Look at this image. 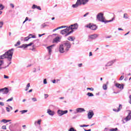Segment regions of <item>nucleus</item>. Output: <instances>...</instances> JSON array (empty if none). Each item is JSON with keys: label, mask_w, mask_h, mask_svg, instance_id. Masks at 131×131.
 <instances>
[{"label": "nucleus", "mask_w": 131, "mask_h": 131, "mask_svg": "<svg viewBox=\"0 0 131 131\" xmlns=\"http://www.w3.org/2000/svg\"><path fill=\"white\" fill-rule=\"evenodd\" d=\"M71 48V43L69 41H66L63 42L59 45V52L61 54H64L69 51V49Z\"/></svg>", "instance_id": "nucleus-1"}, {"label": "nucleus", "mask_w": 131, "mask_h": 131, "mask_svg": "<svg viewBox=\"0 0 131 131\" xmlns=\"http://www.w3.org/2000/svg\"><path fill=\"white\" fill-rule=\"evenodd\" d=\"M14 49H11L6 52L4 54L0 56V60H3L7 58L8 61H12V58H13V54L14 53Z\"/></svg>", "instance_id": "nucleus-2"}, {"label": "nucleus", "mask_w": 131, "mask_h": 131, "mask_svg": "<svg viewBox=\"0 0 131 131\" xmlns=\"http://www.w3.org/2000/svg\"><path fill=\"white\" fill-rule=\"evenodd\" d=\"M97 19L99 20L100 22H102L103 23H108L109 22H112L114 19H115L114 17H113L112 19L110 20H106L105 19V17H104V14L102 13H99L97 15Z\"/></svg>", "instance_id": "nucleus-3"}, {"label": "nucleus", "mask_w": 131, "mask_h": 131, "mask_svg": "<svg viewBox=\"0 0 131 131\" xmlns=\"http://www.w3.org/2000/svg\"><path fill=\"white\" fill-rule=\"evenodd\" d=\"M68 28H69V30L71 31L67 33L65 35V36H68V35H70V34H71V33H73V31H74V29H77L78 28V24H77V23H76L73 25H71L68 27Z\"/></svg>", "instance_id": "nucleus-4"}, {"label": "nucleus", "mask_w": 131, "mask_h": 131, "mask_svg": "<svg viewBox=\"0 0 131 131\" xmlns=\"http://www.w3.org/2000/svg\"><path fill=\"white\" fill-rule=\"evenodd\" d=\"M89 2V0H77L75 4L72 5L73 8H78L79 6L81 5H85L86 3Z\"/></svg>", "instance_id": "nucleus-5"}, {"label": "nucleus", "mask_w": 131, "mask_h": 131, "mask_svg": "<svg viewBox=\"0 0 131 131\" xmlns=\"http://www.w3.org/2000/svg\"><path fill=\"white\" fill-rule=\"evenodd\" d=\"M33 43H34V42H31L29 44H23V45H21L19 47H18V48H19L20 49H23V50H25V49H26V48H28V47H30L31 46H32V45H33Z\"/></svg>", "instance_id": "nucleus-6"}, {"label": "nucleus", "mask_w": 131, "mask_h": 131, "mask_svg": "<svg viewBox=\"0 0 131 131\" xmlns=\"http://www.w3.org/2000/svg\"><path fill=\"white\" fill-rule=\"evenodd\" d=\"M85 27L87 28H90V29H92V30H97L98 29V26H97L96 25L89 24L85 26Z\"/></svg>", "instance_id": "nucleus-7"}, {"label": "nucleus", "mask_w": 131, "mask_h": 131, "mask_svg": "<svg viewBox=\"0 0 131 131\" xmlns=\"http://www.w3.org/2000/svg\"><path fill=\"white\" fill-rule=\"evenodd\" d=\"M68 113V111H62L61 110H58L57 111V114L59 115V116H62V115H64V114H67Z\"/></svg>", "instance_id": "nucleus-8"}, {"label": "nucleus", "mask_w": 131, "mask_h": 131, "mask_svg": "<svg viewBox=\"0 0 131 131\" xmlns=\"http://www.w3.org/2000/svg\"><path fill=\"white\" fill-rule=\"evenodd\" d=\"M3 64H4V60H2L0 59V70L6 69L7 68V67H9V66L11 65V64H12V61H9V62H8V65L5 67H2V65H3Z\"/></svg>", "instance_id": "nucleus-9"}, {"label": "nucleus", "mask_w": 131, "mask_h": 131, "mask_svg": "<svg viewBox=\"0 0 131 131\" xmlns=\"http://www.w3.org/2000/svg\"><path fill=\"white\" fill-rule=\"evenodd\" d=\"M90 39H96V38L99 37V34H94L89 36Z\"/></svg>", "instance_id": "nucleus-10"}, {"label": "nucleus", "mask_w": 131, "mask_h": 131, "mask_svg": "<svg viewBox=\"0 0 131 131\" xmlns=\"http://www.w3.org/2000/svg\"><path fill=\"white\" fill-rule=\"evenodd\" d=\"M94 112H93V111H89V112L88 114V117L89 118V119H92V118H93V117L94 116Z\"/></svg>", "instance_id": "nucleus-11"}, {"label": "nucleus", "mask_w": 131, "mask_h": 131, "mask_svg": "<svg viewBox=\"0 0 131 131\" xmlns=\"http://www.w3.org/2000/svg\"><path fill=\"white\" fill-rule=\"evenodd\" d=\"M116 60H113L112 61H110L108 62L105 64V67H109L110 66H112L114 63H115Z\"/></svg>", "instance_id": "nucleus-12"}, {"label": "nucleus", "mask_w": 131, "mask_h": 131, "mask_svg": "<svg viewBox=\"0 0 131 131\" xmlns=\"http://www.w3.org/2000/svg\"><path fill=\"white\" fill-rule=\"evenodd\" d=\"M0 93H2V94H8L9 93V90L7 88L0 89Z\"/></svg>", "instance_id": "nucleus-13"}, {"label": "nucleus", "mask_w": 131, "mask_h": 131, "mask_svg": "<svg viewBox=\"0 0 131 131\" xmlns=\"http://www.w3.org/2000/svg\"><path fill=\"white\" fill-rule=\"evenodd\" d=\"M53 47H55V45H52L50 46H48L47 47L49 55H51V54H52V49H53Z\"/></svg>", "instance_id": "nucleus-14"}, {"label": "nucleus", "mask_w": 131, "mask_h": 131, "mask_svg": "<svg viewBox=\"0 0 131 131\" xmlns=\"http://www.w3.org/2000/svg\"><path fill=\"white\" fill-rule=\"evenodd\" d=\"M70 30H69V28L67 27L66 29L61 30L60 33L61 34H67V33H68V32H69Z\"/></svg>", "instance_id": "nucleus-15"}, {"label": "nucleus", "mask_w": 131, "mask_h": 131, "mask_svg": "<svg viewBox=\"0 0 131 131\" xmlns=\"http://www.w3.org/2000/svg\"><path fill=\"white\" fill-rule=\"evenodd\" d=\"M115 86H116V88L118 89H120V90H122L124 88V85L123 84H119L117 83L115 84Z\"/></svg>", "instance_id": "nucleus-16"}, {"label": "nucleus", "mask_w": 131, "mask_h": 131, "mask_svg": "<svg viewBox=\"0 0 131 131\" xmlns=\"http://www.w3.org/2000/svg\"><path fill=\"white\" fill-rule=\"evenodd\" d=\"M130 114H131V111H129V113L127 116L126 117V118L124 119V120H125V121H128L129 120H130L131 119Z\"/></svg>", "instance_id": "nucleus-17"}, {"label": "nucleus", "mask_w": 131, "mask_h": 131, "mask_svg": "<svg viewBox=\"0 0 131 131\" xmlns=\"http://www.w3.org/2000/svg\"><path fill=\"white\" fill-rule=\"evenodd\" d=\"M47 113L49 114V115H50V116H54V115H55V112L50 109L48 110Z\"/></svg>", "instance_id": "nucleus-18"}, {"label": "nucleus", "mask_w": 131, "mask_h": 131, "mask_svg": "<svg viewBox=\"0 0 131 131\" xmlns=\"http://www.w3.org/2000/svg\"><path fill=\"white\" fill-rule=\"evenodd\" d=\"M76 110H77V112H78V113H81V112H84L85 111L84 108L80 107L76 108Z\"/></svg>", "instance_id": "nucleus-19"}, {"label": "nucleus", "mask_w": 131, "mask_h": 131, "mask_svg": "<svg viewBox=\"0 0 131 131\" xmlns=\"http://www.w3.org/2000/svg\"><path fill=\"white\" fill-rule=\"evenodd\" d=\"M109 84V82L107 81L106 84H104L102 86L103 89L105 91H106L107 89H108V87L107 85Z\"/></svg>", "instance_id": "nucleus-20"}, {"label": "nucleus", "mask_w": 131, "mask_h": 131, "mask_svg": "<svg viewBox=\"0 0 131 131\" xmlns=\"http://www.w3.org/2000/svg\"><path fill=\"white\" fill-rule=\"evenodd\" d=\"M47 24H49V22L45 23L42 25H41V29L45 28V27L49 26V25H47Z\"/></svg>", "instance_id": "nucleus-21"}, {"label": "nucleus", "mask_w": 131, "mask_h": 131, "mask_svg": "<svg viewBox=\"0 0 131 131\" xmlns=\"http://www.w3.org/2000/svg\"><path fill=\"white\" fill-rule=\"evenodd\" d=\"M60 42V37H56L53 39V42Z\"/></svg>", "instance_id": "nucleus-22"}, {"label": "nucleus", "mask_w": 131, "mask_h": 131, "mask_svg": "<svg viewBox=\"0 0 131 131\" xmlns=\"http://www.w3.org/2000/svg\"><path fill=\"white\" fill-rule=\"evenodd\" d=\"M68 40H70V41H73L75 39V37L73 36H69L68 38Z\"/></svg>", "instance_id": "nucleus-23"}, {"label": "nucleus", "mask_w": 131, "mask_h": 131, "mask_svg": "<svg viewBox=\"0 0 131 131\" xmlns=\"http://www.w3.org/2000/svg\"><path fill=\"white\" fill-rule=\"evenodd\" d=\"M32 36V34H30L29 35V36L26 37L25 38L24 40H25V41H27V40H29V39H30V38H31V37H30V36Z\"/></svg>", "instance_id": "nucleus-24"}, {"label": "nucleus", "mask_w": 131, "mask_h": 131, "mask_svg": "<svg viewBox=\"0 0 131 131\" xmlns=\"http://www.w3.org/2000/svg\"><path fill=\"white\" fill-rule=\"evenodd\" d=\"M120 107L121 108V104L119 105V108H118V110H116V108H114L113 111H115V112H119V111H120Z\"/></svg>", "instance_id": "nucleus-25"}, {"label": "nucleus", "mask_w": 131, "mask_h": 131, "mask_svg": "<svg viewBox=\"0 0 131 131\" xmlns=\"http://www.w3.org/2000/svg\"><path fill=\"white\" fill-rule=\"evenodd\" d=\"M30 86V83H28L27 84L26 87L25 88V90L26 91H28V90H29Z\"/></svg>", "instance_id": "nucleus-26"}, {"label": "nucleus", "mask_w": 131, "mask_h": 131, "mask_svg": "<svg viewBox=\"0 0 131 131\" xmlns=\"http://www.w3.org/2000/svg\"><path fill=\"white\" fill-rule=\"evenodd\" d=\"M36 123L38 124L39 125H40V124L41 123V120H38L37 121H35L34 123V124L36 125Z\"/></svg>", "instance_id": "nucleus-27"}, {"label": "nucleus", "mask_w": 131, "mask_h": 131, "mask_svg": "<svg viewBox=\"0 0 131 131\" xmlns=\"http://www.w3.org/2000/svg\"><path fill=\"white\" fill-rule=\"evenodd\" d=\"M87 96H88V97H94V94L91 92H88L87 93Z\"/></svg>", "instance_id": "nucleus-28"}, {"label": "nucleus", "mask_w": 131, "mask_h": 131, "mask_svg": "<svg viewBox=\"0 0 131 131\" xmlns=\"http://www.w3.org/2000/svg\"><path fill=\"white\" fill-rule=\"evenodd\" d=\"M21 45V42L20 41H18L16 44L14 45V47H18V46H20Z\"/></svg>", "instance_id": "nucleus-29"}, {"label": "nucleus", "mask_w": 131, "mask_h": 131, "mask_svg": "<svg viewBox=\"0 0 131 131\" xmlns=\"http://www.w3.org/2000/svg\"><path fill=\"white\" fill-rule=\"evenodd\" d=\"M88 126H90L89 125H80V127H88Z\"/></svg>", "instance_id": "nucleus-30"}, {"label": "nucleus", "mask_w": 131, "mask_h": 131, "mask_svg": "<svg viewBox=\"0 0 131 131\" xmlns=\"http://www.w3.org/2000/svg\"><path fill=\"white\" fill-rule=\"evenodd\" d=\"M13 99H14V98L11 97V98L8 99L6 101V102H11V101H13Z\"/></svg>", "instance_id": "nucleus-31"}, {"label": "nucleus", "mask_w": 131, "mask_h": 131, "mask_svg": "<svg viewBox=\"0 0 131 131\" xmlns=\"http://www.w3.org/2000/svg\"><path fill=\"white\" fill-rule=\"evenodd\" d=\"M27 110H23V111H20V113H21V114H24V113H26V112H27Z\"/></svg>", "instance_id": "nucleus-32"}, {"label": "nucleus", "mask_w": 131, "mask_h": 131, "mask_svg": "<svg viewBox=\"0 0 131 131\" xmlns=\"http://www.w3.org/2000/svg\"><path fill=\"white\" fill-rule=\"evenodd\" d=\"M5 9V6L3 4H0V10Z\"/></svg>", "instance_id": "nucleus-33"}, {"label": "nucleus", "mask_w": 131, "mask_h": 131, "mask_svg": "<svg viewBox=\"0 0 131 131\" xmlns=\"http://www.w3.org/2000/svg\"><path fill=\"white\" fill-rule=\"evenodd\" d=\"M123 18H125V19H128V17H127V14L124 13L123 15Z\"/></svg>", "instance_id": "nucleus-34"}, {"label": "nucleus", "mask_w": 131, "mask_h": 131, "mask_svg": "<svg viewBox=\"0 0 131 131\" xmlns=\"http://www.w3.org/2000/svg\"><path fill=\"white\" fill-rule=\"evenodd\" d=\"M3 25H4V22L0 21V28H2Z\"/></svg>", "instance_id": "nucleus-35"}, {"label": "nucleus", "mask_w": 131, "mask_h": 131, "mask_svg": "<svg viewBox=\"0 0 131 131\" xmlns=\"http://www.w3.org/2000/svg\"><path fill=\"white\" fill-rule=\"evenodd\" d=\"M6 109L7 112H11L10 107H6Z\"/></svg>", "instance_id": "nucleus-36"}, {"label": "nucleus", "mask_w": 131, "mask_h": 131, "mask_svg": "<svg viewBox=\"0 0 131 131\" xmlns=\"http://www.w3.org/2000/svg\"><path fill=\"white\" fill-rule=\"evenodd\" d=\"M110 130V131H116V130H118V128H112V129H111Z\"/></svg>", "instance_id": "nucleus-37"}, {"label": "nucleus", "mask_w": 131, "mask_h": 131, "mask_svg": "<svg viewBox=\"0 0 131 131\" xmlns=\"http://www.w3.org/2000/svg\"><path fill=\"white\" fill-rule=\"evenodd\" d=\"M69 131H76V129H74V128H73V127H71V128L69 129Z\"/></svg>", "instance_id": "nucleus-38"}, {"label": "nucleus", "mask_w": 131, "mask_h": 131, "mask_svg": "<svg viewBox=\"0 0 131 131\" xmlns=\"http://www.w3.org/2000/svg\"><path fill=\"white\" fill-rule=\"evenodd\" d=\"M32 100L33 102H36L37 101V99H36V98H32Z\"/></svg>", "instance_id": "nucleus-39"}, {"label": "nucleus", "mask_w": 131, "mask_h": 131, "mask_svg": "<svg viewBox=\"0 0 131 131\" xmlns=\"http://www.w3.org/2000/svg\"><path fill=\"white\" fill-rule=\"evenodd\" d=\"M37 6V5H33L32 7V8L34 9H36Z\"/></svg>", "instance_id": "nucleus-40"}, {"label": "nucleus", "mask_w": 131, "mask_h": 131, "mask_svg": "<svg viewBox=\"0 0 131 131\" xmlns=\"http://www.w3.org/2000/svg\"><path fill=\"white\" fill-rule=\"evenodd\" d=\"M58 29H60V28L58 27L57 28L53 30V32H55V31H57V30H58Z\"/></svg>", "instance_id": "nucleus-41"}, {"label": "nucleus", "mask_w": 131, "mask_h": 131, "mask_svg": "<svg viewBox=\"0 0 131 131\" xmlns=\"http://www.w3.org/2000/svg\"><path fill=\"white\" fill-rule=\"evenodd\" d=\"M43 82L44 84H47V83H48V82L47 81V79H44Z\"/></svg>", "instance_id": "nucleus-42"}, {"label": "nucleus", "mask_w": 131, "mask_h": 131, "mask_svg": "<svg viewBox=\"0 0 131 131\" xmlns=\"http://www.w3.org/2000/svg\"><path fill=\"white\" fill-rule=\"evenodd\" d=\"M10 7H11V8H12V9H14V8H15V6L14 5V4H12V3H11V4H10Z\"/></svg>", "instance_id": "nucleus-43"}, {"label": "nucleus", "mask_w": 131, "mask_h": 131, "mask_svg": "<svg viewBox=\"0 0 131 131\" xmlns=\"http://www.w3.org/2000/svg\"><path fill=\"white\" fill-rule=\"evenodd\" d=\"M59 27L60 28V29H61V28H66V27L67 28V27H67L66 26H62Z\"/></svg>", "instance_id": "nucleus-44"}, {"label": "nucleus", "mask_w": 131, "mask_h": 131, "mask_svg": "<svg viewBox=\"0 0 131 131\" xmlns=\"http://www.w3.org/2000/svg\"><path fill=\"white\" fill-rule=\"evenodd\" d=\"M86 90H90V91H94V88H87Z\"/></svg>", "instance_id": "nucleus-45"}, {"label": "nucleus", "mask_w": 131, "mask_h": 131, "mask_svg": "<svg viewBox=\"0 0 131 131\" xmlns=\"http://www.w3.org/2000/svg\"><path fill=\"white\" fill-rule=\"evenodd\" d=\"M124 78V76H121L120 78H119V80H122Z\"/></svg>", "instance_id": "nucleus-46"}, {"label": "nucleus", "mask_w": 131, "mask_h": 131, "mask_svg": "<svg viewBox=\"0 0 131 131\" xmlns=\"http://www.w3.org/2000/svg\"><path fill=\"white\" fill-rule=\"evenodd\" d=\"M1 121L2 122H4V123H7V120L6 119H3Z\"/></svg>", "instance_id": "nucleus-47"}, {"label": "nucleus", "mask_w": 131, "mask_h": 131, "mask_svg": "<svg viewBox=\"0 0 131 131\" xmlns=\"http://www.w3.org/2000/svg\"><path fill=\"white\" fill-rule=\"evenodd\" d=\"M36 9H37V10H39V11H41V8H40V6H37V7L36 8Z\"/></svg>", "instance_id": "nucleus-48"}, {"label": "nucleus", "mask_w": 131, "mask_h": 131, "mask_svg": "<svg viewBox=\"0 0 131 131\" xmlns=\"http://www.w3.org/2000/svg\"><path fill=\"white\" fill-rule=\"evenodd\" d=\"M89 14H90L89 12L86 13L85 14L83 15V17H86L88 15H89Z\"/></svg>", "instance_id": "nucleus-49"}, {"label": "nucleus", "mask_w": 131, "mask_h": 131, "mask_svg": "<svg viewBox=\"0 0 131 131\" xmlns=\"http://www.w3.org/2000/svg\"><path fill=\"white\" fill-rule=\"evenodd\" d=\"M2 129H7V127L6 126V125L2 126Z\"/></svg>", "instance_id": "nucleus-50"}, {"label": "nucleus", "mask_w": 131, "mask_h": 131, "mask_svg": "<svg viewBox=\"0 0 131 131\" xmlns=\"http://www.w3.org/2000/svg\"><path fill=\"white\" fill-rule=\"evenodd\" d=\"M26 21H28V17H26V19L25 20V21L23 22V24H24V23H25V22H26Z\"/></svg>", "instance_id": "nucleus-51"}, {"label": "nucleus", "mask_w": 131, "mask_h": 131, "mask_svg": "<svg viewBox=\"0 0 131 131\" xmlns=\"http://www.w3.org/2000/svg\"><path fill=\"white\" fill-rule=\"evenodd\" d=\"M129 101H128V103H129V104H131V95H130L129 96Z\"/></svg>", "instance_id": "nucleus-52"}, {"label": "nucleus", "mask_w": 131, "mask_h": 131, "mask_svg": "<svg viewBox=\"0 0 131 131\" xmlns=\"http://www.w3.org/2000/svg\"><path fill=\"white\" fill-rule=\"evenodd\" d=\"M33 72H34V73H35V72H36V68L33 69Z\"/></svg>", "instance_id": "nucleus-53"}, {"label": "nucleus", "mask_w": 131, "mask_h": 131, "mask_svg": "<svg viewBox=\"0 0 131 131\" xmlns=\"http://www.w3.org/2000/svg\"><path fill=\"white\" fill-rule=\"evenodd\" d=\"M48 97H49V95L48 94H45V98L47 99V98H48Z\"/></svg>", "instance_id": "nucleus-54"}, {"label": "nucleus", "mask_w": 131, "mask_h": 131, "mask_svg": "<svg viewBox=\"0 0 131 131\" xmlns=\"http://www.w3.org/2000/svg\"><path fill=\"white\" fill-rule=\"evenodd\" d=\"M0 105L1 106H4L5 104H4V102H0Z\"/></svg>", "instance_id": "nucleus-55"}, {"label": "nucleus", "mask_w": 131, "mask_h": 131, "mask_svg": "<svg viewBox=\"0 0 131 131\" xmlns=\"http://www.w3.org/2000/svg\"><path fill=\"white\" fill-rule=\"evenodd\" d=\"M31 38H35V37H36V36H35V35H32V36H31Z\"/></svg>", "instance_id": "nucleus-56"}, {"label": "nucleus", "mask_w": 131, "mask_h": 131, "mask_svg": "<svg viewBox=\"0 0 131 131\" xmlns=\"http://www.w3.org/2000/svg\"><path fill=\"white\" fill-rule=\"evenodd\" d=\"M4 78L8 79V78H9V76H8L6 75H4Z\"/></svg>", "instance_id": "nucleus-57"}, {"label": "nucleus", "mask_w": 131, "mask_h": 131, "mask_svg": "<svg viewBox=\"0 0 131 131\" xmlns=\"http://www.w3.org/2000/svg\"><path fill=\"white\" fill-rule=\"evenodd\" d=\"M89 56H90V57H91V56H93V53H92V52H90L89 53Z\"/></svg>", "instance_id": "nucleus-58"}, {"label": "nucleus", "mask_w": 131, "mask_h": 131, "mask_svg": "<svg viewBox=\"0 0 131 131\" xmlns=\"http://www.w3.org/2000/svg\"><path fill=\"white\" fill-rule=\"evenodd\" d=\"M77 113H78L77 112V111L76 110L75 111H74V114H77Z\"/></svg>", "instance_id": "nucleus-59"}, {"label": "nucleus", "mask_w": 131, "mask_h": 131, "mask_svg": "<svg viewBox=\"0 0 131 131\" xmlns=\"http://www.w3.org/2000/svg\"><path fill=\"white\" fill-rule=\"evenodd\" d=\"M78 67H81V66H82V63H79L78 64Z\"/></svg>", "instance_id": "nucleus-60"}, {"label": "nucleus", "mask_w": 131, "mask_h": 131, "mask_svg": "<svg viewBox=\"0 0 131 131\" xmlns=\"http://www.w3.org/2000/svg\"><path fill=\"white\" fill-rule=\"evenodd\" d=\"M8 107H10V110H13V107L11 106L10 105H8Z\"/></svg>", "instance_id": "nucleus-61"}, {"label": "nucleus", "mask_w": 131, "mask_h": 131, "mask_svg": "<svg viewBox=\"0 0 131 131\" xmlns=\"http://www.w3.org/2000/svg\"><path fill=\"white\" fill-rule=\"evenodd\" d=\"M52 82L53 83H56V80L55 79L52 80Z\"/></svg>", "instance_id": "nucleus-62"}, {"label": "nucleus", "mask_w": 131, "mask_h": 131, "mask_svg": "<svg viewBox=\"0 0 131 131\" xmlns=\"http://www.w3.org/2000/svg\"><path fill=\"white\" fill-rule=\"evenodd\" d=\"M33 90L32 89H31L29 91H28V93H32Z\"/></svg>", "instance_id": "nucleus-63"}, {"label": "nucleus", "mask_w": 131, "mask_h": 131, "mask_svg": "<svg viewBox=\"0 0 131 131\" xmlns=\"http://www.w3.org/2000/svg\"><path fill=\"white\" fill-rule=\"evenodd\" d=\"M91 130H92V129H89L88 130L84 129V131H91Z\"/></svg>", "instance_id": "nucleus-64"}]
</instances>
